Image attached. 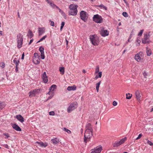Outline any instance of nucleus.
I'll list each match as a JSON object with an SVG mask.
<instances>
[{"label":"nucleus","instance_id":"obj_64","mask_svg":"<svg viewBox=\"0 0 153 153\" xmlns=\"http://www.w3.org/2000/svg\"><path fill=\"white\" fill-rule=\"evenodd\" d=\"M127 51V49H126L124 50L123 51V53H124L125 52Z\"/></svg>","mask_w":153,"mask_h":153},{"label":"nucleus","instance_id":"obj_6","mask_svg":"<svg viewBox=\"0 0 153 153\" xmlns=\"http://www.w3.org/2000/svg\"><path fill=\"white\" fill-rule=\"evenodd\" d=\"M78 105L77 103L74 102L71 104L67 108V111L69 113L76 108V105Z\"/></svg>","mask_w":153,"mask_h":153},{"label":"nucleus","instance_id":"obj_31","mask_svg":"<svg viewBox=\"0 0 153 153\" xmlns=\"http://www.w3.org/2000/svg\"><path fill=\"white\" fill-rule=\"evenodd\" d=\"M102 75V72L100 71L99 72V73L95 77L96 79H97L98 78H101Z\"/></svg>","mask_w":153,"mask_h":153},{"label":"nucleus","instance_id":"obj_5","mask_svg":"<svg viewBox=\"0 0 153 153\" xmlns=\"http://www.w3.org/2000/svg\"><path fill=\"white\" fill-rule=\"evenodd\" d=\"M126 139V137H125L120 141H117L113 144V146L114 147H117L124 143Z\"/></svg>","mask_w":153,"mask_h":153},{"label":"nucleus","instance_id":"obj_3","mask_svg":"<svg viewBox=\"0 0 153 153\" xmlns=\"http://www.w3.org/2000/svg\"><path fill=\"white\" fill-rule=\"evenodd\" d=\"M150 33L149 32L148 34H144V37L142 39V43L144 44H149L151 42L149 39V37L150 35L149 33Z\"/></svg>","mask_w":153,"mask_h":153},{"label":"nucleus","instance_id":"obj_61","mask_svg":"<svg viewBox=\"0 0 153 153\" xmlns=\"http://www.w3.org/2000/svg\"><path fill=\"white\" fill-rule=\"evenodd\" d=\"M52 97H53V95L50 96V97H48L47 100H48L51 99Z\"/></svg>","mask_w":153,"mask_h":153},{"label":"nucleus","instance_id":"obj_43","mask_svg":"<svg viewBox=\"0 0 153 153\" xmlns=\"http://www.w3.org/2000/svg\"><path fill=\"white\" fill-rule=\"evenodd\" d=\"M99 70L100 69L99 66H97L96 68L95 73H98L99 72H100Z\"/></svg>","mask_w":153,"mask_h":153},{"label":"nucleus","instance_id":"obj_37","mask_svg":"<svg viewBox=\"0 0 153 153\" xmlns=\"http://www.w3.org/2000/svg\"><path fill=\"white\" fill-rule=\"evenodd\" d=\"M44 48L42 46L39 47V50L40 51L41 53H44Z\"/></svg>","mask_w":153,"mask_h":153},{"label":"nucleus","instance_id":"obj_29","mask_svg":"<svg viewBox=\"0 0 153 153\" xmlns=\"http://www.w3.org/2000/svg\"><path fill=\"white\" fill-rule=\"evenodd\" d=\"M146 53L147 55L149 56H150L152 54L151 50L147 47L146 48Z\"/></svg>","mask_w":153,"mask_h":153},{"label":"nucleus","instance_id":"obj_60","mask_svg":"<svg viewBox=\"0 0 153 153\" xmlns=\"http://www.w3.org/2000/svg\"><path fill=\"white\" fill-rule=\"evenodd\" d=\"M102 8H103L104 9H105V10H107V7L104 6L102 7Z\"/></svg>","mask_w":153,"mask_h":153},{"label":"nucleus","instance_id":"obj_54","mask_svg":"<svg viewBox=\"0 0 153 153\" xmlns=\"http://www.w3.org/2000/svg\"><path fill=\"white\" fill-rule=\"evenodd\" d=\"M104 6V5L103 4H101L100 5H98L97 6L100 7V8H102Z\"/></svg>","mask_w":153,"mask_h":153},{"label":"nucleus","instance_id":"obj_39","mask_svg":"<svg viewBox=\"0 0 153 153\" xmlns=\"http://www.w3.org/2000/svg\"><path fill=\"white\" fill-rule=\"evenodd\" d=\"M144 30L142 29V30H141L140 32L138 33V36H141L143 33V32Z\"/></svg>","mask_w":153,"mask_h":153},{"label":"nucleus","instance_id":"obj_2","mask_svg":"<svg viewBox=\"0 0 153 153\" xmlns=\"http://www.w3.org/2000/svg\"><path fill=\"white\" fill-rule=\"evenodd\" d=\"M92 131H85L84 136V142L86 144L92 135Z\"/></svg>","mask_w":153,"mask_h":153},{"label":"nucleus","instance_id":"obj_22","mask_svg":"<svg viewBox=\"0 0 153 153\" xmlns=\"http://www.w3.org/2000/svg\"><path fill=\"white\" fill-rule=\"evenodd\" d=\"M33 61L34 64L36 65L39 64L40 62V60L39 58H33Z\"/></svg>","mask_w":153,"mask_h":153},{"label":"nucleus","instance_id":"obj_55","mask_svg":"<svg viewBox=\"0 0 153 153\" xmlns=\"http://www.w3.org/2000/svg\"><path fill=\"white\" fill-rule=\"evenodd\" d=\"M24 56H25L24 53H23L22 55V57H21L22 59H24Z\"/></svg>","mask_w":153,"mask_h":153},{"label":"nucleus","instance_id":"obj_9","mask_svg":"<svg viewBox=\"0 0 153 153\" xmlns=\"http://www.w3.org/2000/svg\"><path fill=\"white\" fill-rule=\"evenodd\" d=\"M77 10H70L68 12V15L69 16L72 15L75 16L77 15Z\"/></svg>","mask_w":153,"mask_h":153},{"label":"nucleus","instance_id":"obj_56","mask_svg":"<svg viewBox=\"0 0 153 153\" xmlns=\"http://www.w3.org/2000/svg\"><path fill=\"white\" fill-rule=\"evenodd\" d=\"M33 39H31L30 40V41L28 44V45H30L32 43V42H33Z\"/></svg>","mask_w":153,"mask_h":153},{"label":"nucleus","instance_id":"obj_32","mask_svg":"<svg viewBox=\"0 0 153 153\" xmlns=\"http://www.w3.org/2000/svg\"><path fill=\"white\" fill-rule=\"evenodd\" d=\"M101 81L96 84V89L97 92L99 91V87L101 83Z\"/></svg>","mask_w":153,"mask_h":153},{"label":"nucleus","instance_id":"obj_1","mask_svg":"<svg viewBox=\"0 0 153 153\" xmlns=\"http://www.w3.org/2000/svg\"><path fill=\"white\" fill-rule=\"evenodd\" d=\"M23 36L20 33H19L17 36V46L18 48H21L23 44Z\"/></svg>","mask_w":153,"mask_h":153},{"label":"nucleus","instance_id":"obj_30","mask_svg":"<svg viewBox=\"0 0 153 153\" xmlns=\"http://www.w3.org/2000/svg\"><path fill=\"white\" fill-rule=\"evenodd\" d=\"M65 68L64 67H60L59 68V71L60 72V73L63 75L64 74Z\"/></svg>","mask_w":153,"mask_h":153},{"label":"nucleus","instance_id":"obj_63","mask_svg":"<svg viewBox=\"0 0 153 153\" xmlns=\"http://www.w3.org/2000/svg\"><path fill=\"white\" fill-rule=\"evenodd\" d=\"M51 92H52L51 91H50V90H49V91L48 92L47 94L50 95Z\"/></svg>","mask_w":153,"mask_h":153},{"label":"nucleus","instance_id":"obj_53","mask_svg":"<svg viewBox=\"0 0 153 153\" xmlns=\"http://www.w3.org/2000/svg\"><path fill=\"white\" fill-rule=\"evenodd\" d=\"M143 76H144L145 77V78H146V76H147V73L146 72H144L143 74Z\"/></svg>","mask_w":153,"mask_h":153},{"label":"nucleus","instance_id":"obj_12","mask_svg":"<svg viewBox=\"0 0 153 153\" xmlns=\"http://www.w3.org/2000/svg\"><path fill=\"white\" fill-rule=\"evenodd\" d=\"M13 128L17 131H21L22 129L21 128L16 124H13L12 125Z\"/></svg>","mask_w":153,"mask_h":153},{"label":"nucleus","instance_id":"obj_45","mask_svg":"<svg viewBox=\"0 0 153 153\" xmlns=\"http://www.w3.org/2000/svg\"><path fill=\"white\" fill-rule=\"evenodd\" d=\"M123 15L125 17H127L128 16V14L126 12H124L122 13Z\"/></svg>","mask_w":153,"mask_h":153},{"label":"nucleus","instance_id":"obj_10","mask_svg":"<svg viewBox=\"0 0 153 153\" xmlns=\"http://www.w3.org/2000/svg\"><path fill=\"white\" fill-rule=\"evenodd\" d=\"M38 33L39 36H41L42 34L45 32V28L44 27H39L38 28Z\"/></svg>","mask_w":153,"mask_h":153},{"label":"nucleus","instance_id":"obj_23","mask_svg":"<svg viewBox=\"0 0 153 153\" xmlns=\"http://www.w3.org/2000/svg\"><path fill=\"white\" fill-rule=\"evenodd\" d=\"M76 89V87L74 85L73 86H68L67 88V90L68 91H74Z\"/></svg>","mask_w":153,"mask_h":153},{"label":"nucleus","instance_id":"obj_15","mask_svg":"<svg viewBox=\"0 0 153 153\" xmlns=\"http://www.w3.org/2000/svg\"><path fill=\"white\" fill-rule=\"evenodd\" d=\"M101 35L103 36H106L109 34V32L106 30H102L100 33Z\"/></svg>","mask_w":153,"mask_h":153},{"label":"nucleus","instance_id":"obj_21","mask_svg":"<svg viewBox=\"0 0 153 153\" xmlns=\"http://www.w3.org/2000/svg\"><path fill=\"white\" fill-rule=\"evenodd\" d=\"M34 35L32 33V32L30 30H29L28 31V33L27 34V36L29 37L30 39H31L33 37Z\"/></svg>","mask_w":153,"mask_h":153},{"label":"nucleus","instance_id":"obj_27","mask_svg":"<svg viewBox=\"0 0 153 153\" xmlns=\"http://www.w3.org/2000/svg\"><path fill=\"white\" fill-rule=\"evenodd\" d=\"M5 104L4 102H0V110H2L5 107Z\"/></svg>","mask_w":153,"mask_h":153},{"label":"nucleus","instance_id":"obj_20","mask_svg":"<svg viewBox=\"0 0 153 153\" xmlns=\"http://www.w3.org/2000/svg\"><path fill=\"white\" fill-rule=\"evenodd\" d=\"M135 94L137 99L138 100H140L141 96L139 91H137L135 92Z\"/></svg>","mask_w":153,"mask_h":153},{"label":"nucleus","instance_id":"obj_35","mask_svg":"<svg viewBox=\"0 0 153 153\" xmlns=\"http://www.w3.org/2000/svg\"><path fill=\"white\" fill-rule=\"evenodd\" d=\"M132 95L131 94H130L129 93L126 94V98L128 99H130Z\"/></svg>","mask_w":153,"mask_h":153},{"label":"nucleus","instance_id":"obj_50","mask_svg":"<svg viewBox=\"0 0 153 153\" xmlns=\"http://www.w3.org/2000/svg\"><path fill=\"white\" fill-rule=\"evenodd\" d=\"M142 134H140L138 137L135 139V140H137L139 139H140L142 136Z\"/></svg>","mask_w":153,"mask_h":153},{"label":"nucleus","instance_id":"obj_51","mask_svg":"<svg viewBox=\"0 0 153 153\" xmlns=\"http://www.w3.org/2000/svg\"><path fill=\"white\" fill-rule=\"evenodd\" d=\"M49 115L51 116H53L54 115V111H52L49 112Z\"/></svg>","mask_w":153,"mask_h":153},{"label":"nucleus","instance_id":"obj_58","mask_svg":"<svg viewBox=\"0 0 153 153\" xmlns=\"http://www.w3.org/2000/svg\"><path fill=\"white\" fill-rule=\"evenodd\" d=\"M4 147L5 148H6L7 149H9V146H8V145L7 144H6L5 145V146H4Z\"/></svg>","mask_w":153,"mask_h":153},{"label":"nucleus","instance_id":"obj_17","mask_svg":"<svg viewBox=\"0 0 153 153\" xmlns=\"http://www.w3.org/2000/svg\"><path fill=\"white\" fill-rule=\"evenodd\" d=\"M16 118L18 120L22 123L24 121V119L22 116L20 114L17 115Z\"/></svg>","mask_w":153,"mask_h":153},{"label":"nucleus","instance_id":"obj_24","mask_svg":"<svg viewBox=\"0 0 153 153\" xmlns=\"http://www.w3.org/2000/svg\"><path fill=\"white\" fill-rule=\"evenodd\" d=\"M51 141L53 144H56L58 143H59V140L57 138H55L54 139H52L51 140Z\"/></svg>","mask_w":153,"mask_h":153},{"label":"nucleus","instance_id":"obj_41","mask_svg":"<svg viewBox=\"0 0 153 153\" xmlns=\"http://www.w3.org/2000/svg\"><path fill=\"white\" fill-rule=\"evenodd\" d=\"M64 130L67 132L68 134H70L71 132V131L69 129L65 128H64L63 129Z\"/></svg>","mask_w":153,"mask_h":153},{"label":"nucleus","instance_id":"obj_57","mask_svg":"<svg viewBox=\"0 0 153 153\" xmlns=\"http://www.w3.org/2000/svg\"><path fill=\"white\" fill-rule=\"evenodd\" d=\"M15 71L16 72H18V66H16Z\"/></svg>","mask_w":153,"mask_h":153},{"label":"nucleus","instance_id":"obj_7","mask_svg":"<svg viewBox=\"0 0 153 153\" xmlns=\"http://www.w3.org/2000/svg\"><path fill=\"white\" fill-rule=\"evenodd\" d=\"M80 16L82 20L85 22L86 21L88 17L86 12L83 10L81 11L80 13Z\"/></svg>","mask_w":153,"mask_h":153},{"label":"nucleus","instance_id":"obj_36","mask_svg":"<svg viewBox=\"0 0 153 153\" xmlns=\"http://www.w3.org/2000/svg\"><path fill=\"white\" fill-rule=\"evenodd\" d=\"M47 37V36L45 35L43 36L42 38L40 39L37 42V43H39L41 41H42L43 40H44Z\"/></svg>","mask_w":153,"mask_h":153},{"label":"nucleus","instance_id":"obj_33","mask_svg":"<svg viewBox=\"0 0 153 153\" xmlns=\"http://www.w3.org/2000/svg\"><path fill=\"white\" fill-rule=\"evenodd\" d=\"M59 12L64 17H66V15L65 13L62 11V10L61 9H60L59 8L58 9Z\"/></svg>","mask_w":153,"mask_h":153},{"label":"nucleus","instance_id":"obj_16","mask_svg":"<svg viewBox=\"0 0 153 153\" xmlns=\"http://www.w3.org/2000/svg\"><path fill=\"white\" fill-rule=\"evenodd\" d=\"M102 149V147H99L92 151L91 153H100Z\"/></svg>","mask_w":153,"mask_h":153},{"label":"nucleus","instance_id":"obj_18","mask_svg":"<svg viewBox=\"0 0 153 153\" xmlns=\"http://www.w3.org/2000/svg\"><path fill=\"white\" fill-rule=\"evenodd\" d=\"M36 91V90L30 91L29 93V96L30 97H31L35 96Z\"/></svg>","mask_w":153,"mask_h":153},{"label":"nucleus","instance_id":"obj_59","mask_svg":"<svg viewBox=\"0 0 153 153\" xmlns=\"http://www.w3.org/2000/svg\"><path fill=\"white\" fill-rule=\"evenodd\" d=\"M46 0V1L49 4H50V3H51V2L49 0Z\"/></svg>","mask_w":153,"mask_h":153},{"label":"nucleus","instance_id":"obj_48","mask_svg":"<svg viewBox=\"0 0 153 153\" xmlns=\"http://www.w3.org/2000/svg\"><path fill=\"white\" fill-rule=\"evenodd\" d=\"M41 58L42 59H44L45 58V56L44 55V53H41Z\"/></svg>","mask_w":153,"mask_h":153},{"label":"nucleus","instance_id":"obj_11","mask_svg":"<svg viewBox=\"0 0 153 153\" xmlns=\"http://www.w3.org/2000/svg\"><path fill=\"white\" fill-rule=\"evenodd\" d=\"M85 131H93V129L91 123H88L86 126Z\"/></svg>","mask_w":153,"mask_h":153},{"label":"nucleus","instance_id":"obj_47","mask_svg":"<svg viewBox=\"0 0 153 153\" xmlns=\"http://www.w3.org/2000/svg\"><path fill=\"white\" fill-rule=\"evenodd\" d=\"M49 21L50 22V25L52 26H53V27L54 26V22L51 20H49Z\"/></svg>","mask_w":153,"mask_h":153},{"label":"nucleus","instance_id":"obj_8","mask_svg":"<svg viewBox=\"0 0 153 153\" xmlns=\"http://www.w3.org/2000/svg\"><path fill=\"white\" fill-rule=\"evenodd\" d=\"M95 35H90V39L92 44L96 46L98 45V39L95 38Z\"/></svg>","mask_w":153,"mask_h":153},{"label":"nucleus","instance_id":"obj_44","mask_svg":"<svg viewBox=\"0 0 153 153\" xmlns=\"http://www.w3.org/2000/svg\"><path fill=\"white\" fill-rule=\"evenodd\" d=\"M3 134L6 136V137H5V138H8L10 137L9 134L7 133H4Z\"/></svg>","mask_w":153,"mask_h":153},{"label":"nucleus","instance_id":"obj_52","mask_svg":"<svg viewBox=\"0 0 153 153\" xmlns=\"http://www.w3.org/2000/svg\"><path fill=\"white\" fill-rule=\"evenodd\" d=\"M117 105V102L116 101H114L113 102V105L114 106H116Z\"/></svg>","mask_w":153,"mask_h":153},{"label":"nucleus","instance_id":"obj_40","mask_svg":"<svg viewBox=\"0 0 153 153\" xmlns=\"http://www.w3.org/2000/svg\"><path fill=\"white\" fill-rule=\"evenodd\" d=\"M65 24V22H62L61 23V25L60 27V30L61 31H62V30L63 29V27L64 26Z\"/></svg>","mask_w":153,"mask_h":153},{"label":"nucleus","instance_id":"obj_42","mask_svg":"<svg viewBox=\"0 0 153 153\" xmlns=\"http://www.w3.org/2000/svg\"><path fill=\"white\" fill-rule=\"evenodd\" d=\"M147 141V143L150 146H152L153 145V143L150 141L148 140L147 139H146Z\"/></svg>","mask_w":153,"mask_h":153},{"label":"nucleus","instance_id":"obj_4","mask_svg":"<svg viewBox=\"0 0 153 153\" xmlns=\"http://www.w3.org/2000/svg\"><path fill=\"white\" fill-rule=\"evenodd\" d=\"M103 20L102 16L98 14L94 15L93 17V20L97 23H102Z\"/></svg>","mask_w":153,"mask_h":153},{"label":"nucleus","instance_id":"obj_19","mask_svg":"<svg viewBox=\"0 0 153 153\" xmlns=\"http://www.w3.org/2000/svg\"><path fill=\"white\" fill-rule=\"evenodd\" d=\"M78 6L77 5L74 4H71L69 6V8L70 10H77Z\"/></svg>","mask_w":153,"mask_h":153},{"label":"nucleus","instance_id":"obj_26","mask_svg":"<svg viewBox=\"0 0 153 153\" xmlns=\"http://www.w3.org/2000/svg\"><path fill=\"white\" fill-rule=\"evenodd\" d=\"M13 62L15 64L16 66H18L20 62L19 60H17V59L15 58L13 60Z\"/></svg>","mask_w":153,"mask_h":153},{"label":"nucleus","instance_id":"obj_14","mask_svg":"<svg viewBox=\"0 0 153 153\" xmlns=\"http://www.w3.org/2000/svg\"><path fill=\"white\" fill-rule=\"evenodd\" d=\"M42 79L45 83H46L48 82V77L46 76V74L45 72H44L42 74Z\"/></svg>","mask_w":153,"mask_h":153},{"label":"nucleus","instance_id":"obj_13","mask_svg":"<svg viewBox=\"0 0 153 153\" xmlns=\"http://www.w3.org/2000/svg\"><path fill=\"white\" fill-rule=\"evenodd\" d=\"M36 143L38 144V145L40 147H45L48 146V144L46 143H44L42 142H39L37 141L36 142Z\"/></svg>","mask_w":153,"mask_h":153},{"label":"nucleus","instance_id":"obj_46","mask_svg":"<svg viewBox=\"0 0 153 153\" xmlns=\"http://www.w3.org/2000/svg\"><path fill=\"white\" fill-rule=\"evenodd\" d=\"M39 56L37 53H34L33 58H39Z\"/></svg>","mask_w":153,"mask_h":153},{"label":"nucleus","instance_id":"obj_62","mask_svg":"<svg viewBox=\"0 0 153 153\" xmlns=\"http://www.w3.org/2000/svg\"><path fill=\"white\" fill-rule=\"evenodd\" d=\"M66 45L67 46L68 43V41L66 39Z\"/></svg>","mask_w":153,"mask_h":153},{"label":"nucleus","instance_id":"obj_49","mask_svg":"<svg viewBox=\"0 0 153 153\" xmlns=\"http://www.w3.org/2000/svg\"><path fill=\"white\" fill-rule=\"evenodd\" d=\"M138 39H140L139 37H137V39L136 41V42L138 43V46H139L140 45V43L141 42V41L140 40Z\"/></svg>","mask_w":153,"mask_h":153},{"label":"nucleus","instance_id":"obj_34","mask_svg":"<svg viewBox=\"0 0 153 153\" xmlns=\"http://www.w3.org/2000/svg\"><path fill=\"white\" fill-rule=\"evenodd\" d=\"M50 5L53 8H56L57 9L59 8V7L57 6L56 5L54 4L53 3H52V2L50 3Z\"/></svg>","mask_w":153,"mask_h":153},{"label":"nucleus","instance_id":"obj_38","mask_svg":"<svg viewBox=\"0 0 153 153\" xmlns=\"http://www.w3.org/2000/svg\"><path fill=\"white\" fill-rule=\"evenodd\" d=\"M0 67L2 68H4L5 64L4 62H1L0 63Z\"/></svg>","mask_w":153,"mask_h":153},{"label":"nucleus","instance_id":"obj_28","mask_svg":"<svg viewBox=\"0 0 153 153\" xmlns=\"http://www.w3.org/2000/svg\"><path fill=\"white\" fill-rule=\"evenodd\" d=\"M56 86L55 85H52L49 88V90L51 91L52 92L54 91V89L56 88Z\"/></svg>","mask_w":153,"mask_h":153},{"label":"nucleus","instance_id":"obj_25","mask_svg":"<svg viewBox=\"0 0 153 153\" xmlns=\"http://www.w3.org/2000/svg\"><path fill=\"white\" fill-rule=\"evenodd\" d=\"M134 59L138 62H139L140 61L141 59V57L139 55L138 53H137L134 56Z\"/></svg>","mask_w":153,"mask_h":153}]
</instances>
